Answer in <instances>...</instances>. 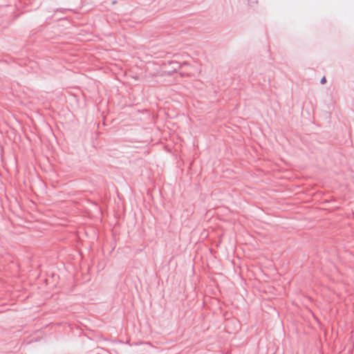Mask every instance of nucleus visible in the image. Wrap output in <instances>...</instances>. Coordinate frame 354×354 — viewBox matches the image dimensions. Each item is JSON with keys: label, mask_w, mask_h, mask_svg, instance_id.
<instances>
[{"label": "nucleus", "mask_w": 354, "mask_h": 354, "mask_svg": "<svg viewBox=\"0 0 354 354\" xmlns=\"http://www.w3.org/2000/svg\"><path fill=\"white\" fill-rule=\"evenodd\" d=\"M326 82V77H323L321 80V84H325Z\"/></svg>", "instance_id": "f257e3e1"}]
</instances>
